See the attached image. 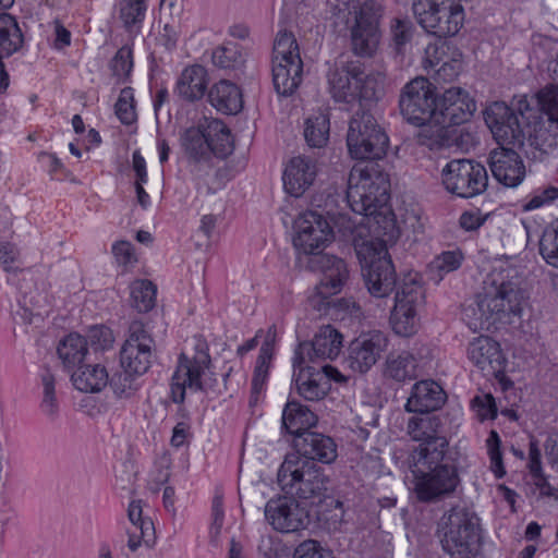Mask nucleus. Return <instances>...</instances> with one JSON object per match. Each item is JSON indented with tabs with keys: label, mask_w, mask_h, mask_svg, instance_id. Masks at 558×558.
<instances>
[{
	"label": "nucleus",
	"mask_w": 558,
	"mask_h": 558,
	"mask_svg": "<svg viewBox=\"0 0 558 558\" xmlns=\"http://www.w3.org/2000/svg\"><path fill=\"white\" fill-rule=\"evenodd\" d=\"M413 25L409 19L395 17L390 24V33L396 49L400 51L402 47L411 40Z\"/></svg>",
	"instance_id": "57"
},
{
	"label": "nucleus",
	"mask_w": 558,
	"mask_h": 558,
	"mask_svg": "<svg viewBox=\"0 0 558 558\" xmlns=\"http://www.w3.org/2000/svg\"><path fill=\"white\" fill-rule=\"evenodd\" d=\"M417 363L414 355L408 351L389 353L383 368L385 378L396 383H404L416 377Z\"/></svg>",
	"instance_id": "36"
},
{
	"label": "nucleus",
	"mask_w": 558,
	"mask_h": 558,
	"mask_svg": "<svg viewBox=\"0 0 558 558\" xmlns=\"http://www.w3.org/2000/svg\"><path fill=\"white\" fill-rule=\"evenodd\" d=\"M155 339L141 319L131 322L128 337L120 349V366L134 375H145L155 357Z\"/></svg>",
	"instance_id": "11"
},
{
	"label": "nucleus",
	"mask_w": 558,
	"mask_h": 558,
	"mask_svg": "<svg viewBox=\"0 0 558 558\" xmlns=\"http://www.w3.org/2000/svg\"><path fill=\"white\" fill-rule=\"evenodd\" d=\"M413 493L421 502H436L450 496L460 483L457 468L436 449L429 457L411 456Z\"/></svg>",
	"instance_id": "2"
},
{
	"label": "nucleus",
	"mask_w": 558,
	"mask_h": 558,
	"mask_svg": "<svg viewBox=\"0 0 558 558\" xmlns=\"http://www.w3.org/2000/svg\"><path fill=\"white\" fill-rule=\"evenodd\" d=\"M193 354L181 353L170 384V398L174 403H183L186 388L205 391L202 377L211 365L209 345L202 337H194Z\"/></svg>",
	"instance_id": "8"
},
{
	"label": "nucleus",
	"mask_w": 558,
	"mask_h": 558,
	"mask_svg": "<svg viewBox=\"0 0 558 558\" xmlns=\"http://www.w3.org/2000/svg\"><path fill=\"white\" fill-rule=\"evenodd\" d=\"M180 146L195 180H202L213 170V157L227 158L234 149L230 129L218 119L199 121L180 136Z\"/></svg>",
	"instance_id": "1"
},
{
	"label": "nucleus",
	"mask_w": 558,
	"mask_h": 558,
	"mask_svg": "<svg viewBox=\"0 0 558 558\" xmlns=\"http://www.w3.org/2000/svg\"><path fill=\"white\" fill-rule=\"evenodd\" d=\"M306 265L311 271L322 275L317 283L320 291L339 293L349 279L347 264L335 255L314 254L307 258Z\"/></svg>",
	"instance_id": "23"
},
{
	"label": "nucleus",
	"mask_w": 558,
	"mask_h": 558,
	"mask_svg": "<svg viewBox=\"0 0 558 558\" xmlns=\"http://www.w3.org/2000/svg\"><path fill=\"white\" fill-rule=\"evenodd\" d=\"M418 311L393 306L390 323L393 331L401 337L413 336L418 328Z\"/></svg>",
	"instance_id": "47"
},
{
	"label": "nucleus",
	"mask_w": 558,
	"mask_h": 558,
	"mask_svg": "<svg viewBox=\"0 0 558 558\" xmlns=\"http://www.w3.org/2000/svg\"><path fill=\"white\" fill-rule=\"evenodd\" d=\"M294 367L293 385L296 392L308 401H319L331 389L328 378L320 371L300 364Z\"/></svg>",
	"instance_id": "30"
},
{
	"label": "nucleus",
	"mask_w": 558,
	"mask_h": 558,
	"mask_svg": "<svg viewBox=\"0 0 558 558\" xmlns=\"http://www.w3.org/2000/svg\"><path fill=\"white\" fill-rule=\"evenodd\" d=\"M304 138L308 146L320 148L329 138V118L324 112H318L307 118L304 128Z\"/></svg>",
	"instance_id": "44"
},
{
	"label": "nucleus",
	"mask_w": 558,
	"mask_h": 558,
	"mask_svg": "<svg viewBox=\"0 0 558 558\" xmlns=\"http://www.w3.org/2000/svg\"><path fill=\"white\" fill-rule=\"evenodd\" d=\"M354 250L368 292L375 298L389 295L396 288V272L385 241L354 239Z\"/></svg>",
	"instance_id": "4"
},
{
	"label": "nucleus",
	"mask_w": 558,
	"mask_h": 558,
	"mask_svg": "<svg viewBox=\"0 0 558 558\" xmlns=\"http://www.w3.org/2000/svg\"><path fill=\"white\" fill-rule=\"evenodd\" d=\"M128 518L132 527L126 529L128 548L135 553L143 544L155 545V526L150 518L143 515L142 500H132L128 507Z\"/></svg>",
	"instance_id": "28"
},
{
	"label": "nucleus",
	"mask_w": 558,
	"mask_h": 558,
	"mask_svg": "<svg viewBox=\"0 0 558 558\" xmlns=\"http://www.w3.org/2000/svg\"><path fill=\"white\" fill-rule=\"evenodd\" d=\"M445 553L451 558H471L477 550L478 519L466 508L453 507L442 517Z\"/></svg>",
	"instance_id": "7"
},
{
	"label": "nucleus",
	"mask_w": 558,
	"mask_h": 558,
	"mask_svg": "<svg viewBox=\"0 0 558 558\" xmlns=\"http://www.w3.org/2000/svg\"><path fill=\"white\" fill-rule=\"evenodd\" d=\"M494 178L508 187L518 186L525 177V167L517 148L498 147L488 159Z\"/></svg>",
	"instance_id": "24"
},
{
	"label": "nucleus",
	"mask_w": 558,
	"mask_h": 558,
	"mask_svg": "<svg viewBox=\"0 0 558 558\" xmlns=\"http://www.w3.org/2000/svg\"><path fill=\"white\" fill-rule=\"evenodd\" d=\"M485 122L500 147L523 148L524 130L521 120L505 102L496 101L485 110Z\"/></svg>",
	"instance_id": "17"
},
{
	"label": "nucleus",
	"mask_w": 558,
	"mask_h": 558,
	"mask_svg": "<svg viewBox=\"0 0 558 558\" xmlns=\"http://www.w3.org/2000/svg\"><path fill=\"white\" fill-rule=\"evenodd\" d=\"M293 558H333V556L316 541L310 539L303 542L294 549Z\"/></svg>",
	"instance_id": "62"
},
{
	"label": "nucleus",
	"mask_w": 558,
	"mask_h": 558,
	"mask_svg": "<svg viewBox=\"0 0 558 558\" xmlns=\"http://www.w3.org/2000/svg\"><path fill=\"white\" fill-rule=\"evenodd\" d=\"M317 415L307 407L299 401H288L281 413V428L284 427L287 434L299 438L310 434V428L316 425Z\"/></svg>",
	"instance_id": "33"
},
{
	"label": "nucleus",
	"mask_w": 558,
	"mask_h": 558,
	"mask_svg": "<svg viewBox=\"0 0 558 558\" xmlns=\"http://www.w3.org/2000/svg\"><path fill=\"white\" fill-rule=\"evenodd\" d=\"M331 317L344 319L347 316L360 318L362 316L361 306L350 298H341L332 301Z\"/></svg>",
	"instance_id": "59"
},
{
	"label": "nucleus",
	"mask_w": 558,
	"mask_h": 558,
	"mask_svg": "<svg viewBox=\"0 0 558 558\" xmlns=\"http://www.w3.org/2000/svg\"><path fill=\"white\" fill-rule=\"evenodd\" d=\"M500 444L501 440L498 433L496 430H492L486 440V446L490 459V469L498 478H501L506 474L500 451Z\"/></svg>",
	"instance_id": "56"
},
{
	"label": "nucleus",
	"mask_w": 558,
	"mask_h": 558,
	"mask_svg": "<svg viewBox=\"0 0 558 558\" xmlns=\"http://www.w3.org/2000/svg\"><path fill=\"white\" fill-rule=\"evenodd\" d=\"M468 356L486 375H496L504 371L506 359L500 344L488 336L473 339L468 347Z\"/></svg>",
	"instance_id": "26"
},
{
	"label": "nucleus",
	"mask_w": 558,
	"mask_h": 558,
	"mask_svg": "<svg viewBox=\"0 0 558 558\" xmlns=\"http://www.w3.org/2000/svg\"><path fill=\"white\" fill-rule=\"evenodd\" d=\"M87 347L95 351H106L112 348L114 336L112 330L104 325H95L88 328L87 331Z\"/></svg>",
	"instance_id": "55"
},
{
	"label": "nucleus",
	"mask_w": 558,
	"mask_h": 558,
	"mask_svg": "<svg viewBox=\"0 0 558 558\" xmlns=\"http://www.w3.org/2000/svg\"><path fill=\"white\" fill-rule=\"evenodd\" d=\"M147 8V0H122L120 2L119 17L125 32L132 37L142 32Z\"/></svg>",
	"instance_id": "40"
},
{
	"label": "nucleus",
	"mask_w": 558,
	"mask_h": 558,
	"mask_svg": "<svg viewBox=\"0 0 558 558\" xmlns=\"http://www.w3.org/2000/svg\"><path fill=\"white\" fill-rule=\"evenodd\" d=\"M133 49L131 45L122 46L110 60L109 68L112 75L118 78L119 82H126L133 70Z\"/></svg>",
	"instance_id": "48"
},
{
	"label": "nucleus",
	"mask_w": 558,
	"mask_h": 558,
	"mask_svg": "<svg viewBox=\"0 0 558 558\" xmlns=\"http://www.w3.org/2000/svg\"><path fill=\"white\" fill-rule=\"evenodd\" d=\"M441 421L436 415L414 416L408 422V434L414 441L421 442L412 456L420 453L427 457L436 449L439 453H446L448 441L440 436Z\"/></svg>",
	"instance_id": "22"
},
{
	"label": "nucleus",
	"mask_w": 558,
	"mask_h": 558,
	"mask_svg": "<svg viewBox=\"0 0 558 558\" xmlns=\"http://www.w3.org/2000/svg\"><path fill=\"white\" fill-rule=\"evenodd\" d=\"M225 522V509L222 495H215L211 501V523L209 526V543L214 547L220 545V535Z\"/></svg>",
	"instance_id": "53"
},
{
	"label": "nucleus",
	"mask_w": 558,
	"mask_h": 558,
	"mask_svg": "<svg viewBox=\"0 0 558 558\" xmlns=\"http://www.w3.org/2000/svg\"><path fill=\"white\" fill-rule=\"evenodd\" d=\"M275 339L276 326H272L267 335L266 340L259 349V354L256 360L254 375L252 379V393L250 404L253 405L257 402L258 395L267 380L269 368L275 354Z\"/></svg>",
	"instance_id": "35"
},
{
	"label": "nucleus",
	"mask_w": 558,
	"mask_h": 558,
	"mask_svg": "<svg viewBox=\"0 0 558 558\" xmlns=\"http://www.w3.org/2000/svg\"><path fill=\"white\" fill-rule=\"evenodd\" d=\"M436 125H459L470 120L476 110V104L461 87L446 89L437 105Z\"/></svg>",
	"instance_id": "21"
},
{
	"label": "nucleus",
	"mask_w": 558,
	"mask_h": 558,
	"mask_svg": "<svg viewBox=\"0 0 558 558\" xmlns=\"http://www.w3.org/2000/svg\"><path fill=\"white\" fill-rule=\"evenodd\" d=\"M347 146L353 159L377 160L386 156L389 137L372 113L356 111L349 122Z\"/></svg>",
	"instance_id": "5"
},
{
	"label": "nucleus",
	"mask_w": 558,
	"mask_h": 558,
	"mask_svg": "<svg viewBox=\"0 0 558 558\" xmlns=\"http://www.w3.org/2000/svg\"><path fill=\"white\" fill-rule=\"evenodd\" d=\"M294 453L312 462L319 461L325 464L332 463L338 456L337 444L327 435L311 432L299 438H292Z\"/></svg>",
	"instance_id": "27"
},
{
	"label": "nucleus",
	"mask_w": 558,
	"mask_h": 558,
	"mask_svg": "<svg viewBox=\"0 0 558 558\" xmlns=\"http://www.w3.org/2000/svg\"><path fill=\"white\" fill-rule=\"evenodd\" d=\"M477 416L481 421L493 420L497 416V407L492 395L477 396L473 399Z\"/></svg>",
	"instance_id": "63"
},
{
	"label": "nucleus",
	"mask_w": 558,
	"mask_h": 558,
	"mask_svg": "<svg viewBox=\"0 0 558 558\" xmlns=\"http://www.w3.org/2000/svg\"><path fill=\"white\" fill-rule=\"evenodd\" d=\"M381 7L375 0H366L359 8L354 7V24L351 27V45L355 54L372 57L380 40L378 28Z\"/></svg>",
	"instance_id": "15"
},
{
	"label": "nucleus",
	"mask_w": 558,
	"mask_h": 558,
	"mask_svg": "<svg viewBox=\"0 0 558 558\" xmlns=\"http://www.w3.org/2000/svg\"><path fill=\"white\" fill-rule=\"evenodd\" d=\"M142 375H134L129 369L114 373L108 384L117 399H131L136 395L141 385L138 378Z\"/></svg>",
	"instance_id": "46"
},
{
	"label": "nucleus",
	"mask_w": 558,
	"mask_h": 558,
	"mask_svg": "<svg viewBox=\"0 0 558 558\" xmlns=\"http://www.w3.org/2000/svg\"><path fill=\"white\" fill-rule=\"evenodd\" d=\"M347 199L350 208L363 216L386 209L390 199V179L378 165L354 166L349 174Z\"/></svg>",
	"instance_id": "3"
},
{
	"label": "nucleus",
	"mask_w": 558,
	"mask_h": 558,
	"mask_svg": "<svg viewBox=\"0 0 558 558\" xmlns=\"http://www.w3.org/2000/svg\"><path fill=\"white\" fill-rule=\"evenodd\" d=\"M58 355L69 371L80 366L88 352L85 337L72 332L64 337L57 348Z\"/></svg>",
	"instance_id": "37"
},
{
	"label": "nucleus",
	"mask_w": 558,
	"mask_h": 558,
	"mask_svg": "<svg viewBox=\"0 0 558 558\" xmlns=\"http://www.w3.org/2000/svg\"><path fill=\"white\" fill-rule=\"evenodd\" d=\"M327 77L329 92L336 101L351 102L374 96L373 80L360 61L341 62L329 70Z\"/></svg>",
	"instance_id": "10"
},
{
	"label": "nucleus",
	"mask_w": 558,
	"mask_h": 558,
	"mask_svg": "<svg viewBox=\"0 0 558 558\" xmlns=\"http://www.w3.org/2000/svg\"><path fill=\"white\" fill-rule=\"evenodd\" d=\"M446 400V393L436 381L426 379L413 385L405 410L414 413H429L438 410Z\"/></svg>",
	"instance_id": "31"
},
{
	"label": "nucleus",
	"mask_w": 558,
	"mask_h": 558,
	"mask_svg": "<svg viewBox=\"0 0 558 558\" xmlns=\"http://www.w3.org/2000/svg\"><path fill=\"white\" fill-rule=\"evenodd\" d=\"M41 384L44 387V397L40 403V410L46 416L54 418L58 414V402L54 392V376L49 369H45L41 374Z\"/></svg>",
	"instance_id": "50"
},
{
	"label": "nucleus",
	"mask_w": 558,
	"mask_h": 558,
	"mask_svg": "<svg viewBox=\"0 0 558 558\" xmlns=\"http://www.w3.org/2000/svg\"><path fill=\"white\" fill-rule=\"evenodd\" d=\"M509 277V274L502 276L500 283L492 291L478 294L481 306L484 307L490 325L500 319L502 314L521 315L527 303V293L521 287V280L515 278L506 281L505 278Z\"/></svg>",
	"instance_id": "14"
},
{
	"label": "nucleus",
	"mask_w": 558,
	"mask_h": 558,
	"mask_svg": "<svg viewBox=\"0 0 558 558\" xmlns=\"http://www.w3.org/2000/svg\"><path fill=\"white\" fill-rule=\"evenodd\" d=\"M315 177V162L308 157L298 156L287 163L281 179L286 192L291 196L300 197L313 184Z\"/></svg>",
	"instance_id": "29"
},
{
	"label": "nucleus",
	"mask_w": 558,
	"mask_h": 558,
	"mask_svg": "<svg viewBox=\"0 0 558 558\" xmlns=\"http://www.w3.org/2000/svg\"><path fill=\"white\" fill-rule=\"evenodd\" d=\"M558 198V189L555 186H546L534 192L532 197L523 205L524 210L537 209Z\"/></svg>",
	"instance_id": "61"
},
{
	"label": "nucleus",
	"mask_w": 558,
	"mask_h": 558,
	"mask_svg": "<svg viewBox=\"0 0 558 558\" xmlns=\"http://www.w3.org/2000/svg\"><path fill=\"white\" fill-rule=\"evenodd\" d=\"M114 108L116 114L122 124L130 125L136 121L134 94L131 87H124L120 92Z\"/></svg>",
	"instance_id": "54"
},
{
	"label": "nucleus",
	"mask_w": 558,
	"mask_h": 558,
	"mask_svg": "<svg viewBox=\"0 0 558 558\" xmlns=\"http://www.w3.org/2000/svg\"><path fill=\"white\" fill-rule=\"evenodd\" d=\"M462 259L463 255L458 251L444 252L430 263V271L438 277V280H441L445 275L457 270L461 266Z\"/></svg>",
	"instance_id": "51"
},
{
	"label": "nucleus",
	"mask_w": 558,
	"mask_h": 558,
	"mask_svg": "<svg viewBox=\"0 0 558 558\" xmlns=\"http://www.w3.org/2000/svg\"><path fill=\"white\" fill-rule=\"evenodd\" d=\"M281 77L286 76L281 96H289L300 86L303 75V61L295 37L281 33Z\"/></svg>",
	"instance_id": "25"
},
{
	"label": "nucleus",
	"mask_w": 558,
	"mask_h": 558,
	"mask_svg": "<svg viewBox=\"0 0 558 558\" xmlns=\"http://www.w3.org/2000/svg\"><path fill=\"white\" fill-rule=\"evenodd\" d=\"M462 71L461 53H454L451 58L444 60L435 70V80L440 83L453 81Z\"/></svg>",
	"instance_id": "58"
},
{
	"label": "nucleus",
	"mask_w": 558,
	"mask_h": 558,
	"mask_svg": "<svg viewBox=\"0 0 558 558\" xmlns=\"http://www.w3.org/2000/svg\"><path fill=\"white\" fill-rule=\"evenodd\" d=\"M211 61L217 68L226 70H238L244 65L245 57L238 44L227 41L226 44L214 49Z\"/></svg>",
	"instance_id": "45"
},
{
	"label": "nucleus",
	"mask_w": 558,
	"mask_h": 558,
	"mask_svg": "<svg viewBox=\"0 0 558 558\" xmlns=\"http://www.w3.org/2000/svg\"><path fill=\"white\" fill-rule=\"evenodd\" d=\"M157 287L147 279H137L130 284L131 306L138 313H148L156 305Z\"/></svg>",
	"instance_id": "42"
},
{
	"label": "nucleus",
	"mask_w": 558,
	"mask_h": 558,
	"mask_svg": "<svg viewBox=\"0 0 558 558\" xmlns=\"http://www.w3.org/2000/svg\"><path fill=\"white\" fill-rule=\"evenodd\" d=\"M437 105L433 85L425 77H415L402 88L399 100L400 111L412 124H436Z\"/></svg>",
	"instance_id": "12"
},
{
	"label": "nucleus",
	"mask_w": 558,
	"mask_h": 558,
	"mask_svg": "<svg viewBox=\"0 0 558 558\" xmlns=\"http://www.w3.org/2000/svg\"><path fill=\"white\" fill-rule=\"evenodd\" d=\"M463 319L469 328L476 332L478 330H488L490 323L486 316L485 310L481 306L478 294L474 302L463 308Z\"/></svg>",
	"instance_id": "52"
},
{
	"label": "nucleus",
	"mask_w": 558,
	"mask_h": 558,
	"mask_svg": "<svg viewBox=\"0 0 558 558\" xmlns=\"http://www.w3.org/2000/svg\"><path fill=\"white\" fill-rule=\"evenodd\" d=\"M328 482L320 468L298 453H287L281 462V490L287 494L302 499L322 497Z\"/></svg>",
	"instance_id": "6"
},
{
	"label": "nucleus",
	"mask_w": 558,
	"mask_h": 558,
	"mask_svg": "<svg viewBox=\"0 0 558 558\" xmlns=\"http://www.w3.org/2000/svg\"><path fill=\"white\" fill-rule=\"evenodd\" d=\"M446 190L459 197L470 198L482 194L488 184L485 167L470 159H453L442 170Z\"/></svg>",
	"instance_id": "13"
},
{
	"label": "nucleus",
	"mask_w": 558,
	"mask_h": 558,
	"mask_svg": "<svg viewBox=\"0 0 558 558\" xmlns=\"http://www.w3.org/2000/svg\"><path fill=\"white\" fill-rule=\"evenodd\" d=\"M310 522L308 513L293 498L281 499V533L304 529Z\"/></svg>",
	"instance_id": "43"
},
{
	"label": "nucleus",
	"mask_w": 558,
	"mask_h": 558,
	"mask_svg": "<svg viewBox=\"0 0 558 558\" xmlns=\"http://www.w3.org/2000/svg\"><path fill=\"white\" fill-rule=\"evenodd\" d=\"M111 252L119 266L125 269L133 266L136 262L134 246L131 242L125 240L117 241L112 244Z\"/></svg>",
	"instance_id": "60"
},
{
	"label": "nucleus",
	"mask_w": 558,
	"mask_h": 558,
	"mask_svg": "<svg viewBox=\"0 0 558 558\" xmlns=\"http://www.w3.org/2000/svg\"><path fill=\"white\" fill-rule=\"evenodd\" d=\"M208 85V74L201 64H193L184 68L177 78L173 94L185 102H196L201 100Z\"/></svg>",
	"instance_id": "32"
},
{
	"label": "nucleus",
	"mask_w": 558,
	"mask_h": 558,
	"mask_svg": "<svg viewBox=\"0 0 558 558\" xmlns=\"http://www.w3.org/2000/svg\"><path fill=\"white\" fill-rule=\"evenodd\" d=\"M336 293L320 291L319 284H316L314 293L308 298L311 307L320 314L331 315L332 301L331 296Z\"/></svg>",
	"instance_id": "64"
},
{
	"label": "nucleus",
	"mask_w": 558,
	"mask_h": 558,
	"mask_svg": "<svg viewBox=\"0 0 558 558\" xmlns=\"http://www.w3.org/2000/svg\"><path fill=\"white\" fill-rule=\"evenodd\" d=\"M23 44V35L14 17L0 15V60L12 56Z\"/></svg>",
	"instance_id": "41"
},
{
	"label": "nucleus",
	"mask_w": 558,
	"mask_h": 558,
	"mask_svg": "<svg viewBox=\"0 0 558 558\" xmlns=\"http://www.w3.org/2000/svg\"><path fill=\"white\" fill-rule=\"evenodd\" d=\"M78 369L71 376L74 387L83 392H98L108 385V373L99 364L77 366Z\"/></svg>",
	"instance_id": "38"
},
{
	"label": "nucleus",
	"mask_w": 558,
	"mask_h": 558,
	"mask_svg": "<svg viewBox=\"0 0 558 558\" xmlns=\"http://www.w3.org/2000/svg\"><path fill=\"white\" fill-rule=\"evenodd\" d=\"M293 244L306 255L322 254L333 240V231L327 219L318 211H306L294 221Z\"/></svg>",
	"instance_id": "16"
},
{
	"label": "nucleus",
	"mask_w": 558,
	"mask_h": 558,
	"mask_svg": "<svg viewBox=\"0 0 558 558\" xmlns=\"http://www.w3.org/2000/svg\"><path fill=\"white\" fill-rule=\"evenodd\" d=\"M412 10L418 24L437 37L453 36L463 25V8L456 0H414Z\"/></svg>",
	"instance_id": "9"
},
{
	"label": "nucleus",
	"mask_w": 558,
	"mask_h": 558,
	"mask_svg": "<svg viewBox=\"0 0 558 558\" xmlns=\"http://www.w3.org/2000/svg\"><path fill=\"white\" fill-rule=\"evenodd\" d=\"M341 348L342 335L330 325L322 326L311 342H302L298 345L294 352L293 366L306 362L333 360L341 352Z\"/></svg>",
	"instance_id": "19"
},
{
	"label": "nucleus",
	"mask_w": 558,
	"mask_h": 558,
	"mask_svg": "<svg viewBox=\"0 0 558 558\" xmlns=\"http://www.w3.org/2000/svg\"><path fill=\"white\" fill-rule=\"evenodd\" d=\"M209 104L223 114H236L243 109L240 87L227 80L215 83L208 90Z\"/></svg>",
	"instance_id": "34"
},
{
	"label": "nucleus",
	"mask_w": 558,
	"mask_h": 558,
	"mask_svg": "<svg viewBox=\"0 0 558 558\" xmlns=\"http://www.w3.org/2000/svg\"><path fill=\"white\" fill-rule=\"evenodd\" d=\"M388 337L380 330L362 332L348 348L345 363L354 373H367L387 350Z\"/></svg>",
	"instance_id": "18"
},
{
	"label": "nucleus",
	"mask_w": 558,
	"mask_h": 558,
	"mask_svg": "<svg viewBox=\"0 0 558 558\" xmlns=\"http://www.w3.org/2000/svg\"><path fill=\"white\" fill-rule=\"evenodd\" d=\"M424 290L416 274H409L397 288L395 306L418 311L424 304Z\"/></svg>",
	"instance_id": "39"
},
{
	"label": "nucleus",
	"mask_w": 558,
	"mask_h": 558,
	"mask_svg": "<svg viewBox=\"0 0 558 558\" xmlns=\"http://www.w3.org/2000/svg\"><path fill=\"white\" fill-rule=\"evenodd\" d=\"M538 102L548 117L547 125L536 130L529 143L542 154H548L558 148V87L550 85L539 90Z\"/></svg>",
	"instance_id": "20"
},
{
	"label": "nucleus",
	"mask_w": 558,
	"mask_h": 558,
	"mask_svg": "<svg viewBox=\"0 0 558 558\" xmlns=\"http://www.w3.org/2000/svg\"><path fill=\"white\" fill-rule=\"evenodd\" d=\"M539 254L548 265L558 268V221L544 230Z\"/></svg>",
	"instance_id": "49"
}]
</instances>
